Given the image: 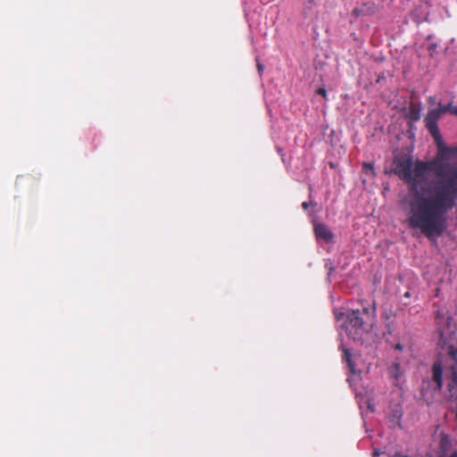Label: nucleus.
<instances>
[{
  "mask_svg": "<svg viewBox=\"0 0 457 457\" xmlns=\"http://www.w3.org/2000/svg\"><path fill=\"white\" fill-rule=\"evenodd\" d=\"M395 173L410 185V226L427 237H440L447 228L448 213L457 205V164L436 159L416 162L401 157Z\"/></svg>",
  "mask_w": 457,
  "mask_h": 457,
  "instance_id": "1",
  "label": "nucleus"
},
{
  "mask_svg": "<svg viewBox=\"0 0 457 457\" xmlns=\"http://www.w3.org/2000/svg\"><path fill=\"white\" fill-rule=\"evenodd\" d=\"M370 316L369 307L363 306L361 309L351 310L346 314L339 313L337 319L339 320L345 318L342 328L346 335L353 341L364 345L369 343L370 337L371 325L368 323Z\"/></svg>",
  "mask_w": 457,
  "mask_h": 457,
  "instance_id": "2",
  "label": "nucleus"
},
{
  "mask_svg": "<svg viewBox=\"0 0 457 457\" xmlns=\"http://www.w3.org/2000/svg\"><path fill=\"white\" fill-rule=\"evenodd\" d=\"M355 397L359 407L361 409V416L365 420V418L371 411V397L370 389L369 384L367 386L362 382V378L354 384Z\"/></svg>",
  "mask_w": 457,
  "mask_h": 457,
  "instance_id": "3",
  "label": "nucleus"
},
{
  "mask_svg": "<svg viewBox=\"0 0 457 457\" xmlns=\"http://www.w3.org/2000/svg\"><path fill=\"white\" fill-rule=\"evenodd\" d=\"M453 447L451 437L445 434H440V440L438 444V451L436 453V457H447L450 454Z\"/></svg>",
  "mask_w": 457,
  "mask_h": 457,
  "instance_id": "4",
  "label": "nucleus"
},
{
  "mask_svg": "<svg viewBox=\"0 0 457 457\" xmlns=\"http://www.w3.org/2000/svg\"><path fill=\"white\" fill-rule=\"evenodd\" d=\"M403 416L402 402L400 400L390 403L389 420L393 426L401 427V419Z\"/></svg>",
  "mask_w": 457,
  "mask_h": 457,
  "instance_id": "5",
  "label": "nucleus"
},
{
  "mask_svg": "<svg viewBox=\"0 0 457 457\" xmlns=\"http://www.w3.org/2000/svg\"><path fill=\"white\" fill-rule=\"evenodd\" d=\"M425 121L427 129L429 130L430 134L434 137L438 148L441 149L445 145V144L437 126V121L429 120L428 118H425Z\"/></svg>",
  "mask_w": 457,
  "mask_h": 457,
  "instance_id": "6",
  "label": "nucleus"
},
{
  "mask_svg": "<svg viewBox=\"0 0 457 457\" xmlns=\"http://www.w3.org/2000/svg\"><path fill=\"white\" fill-rule=\"evenodd\" d=\"M314 234L318 239H321L325 243L330 242L333 238L332 231L323 223L314 224Z\"/></svg>",
  "mask_w": 457,
  "mask_h": 457,
  "instance_id": "7",
  "label": "nucleus"
},
{
  "mask_svg": "<svg viewBox=\"0 0 457 457\" xmlns=\"http://www.w3.org/2000/svg\"><path fill=\"white\" fill-rule=\"evenodd\" d=\"M433 380L436 384V390H441L443 386V367L440 362H435L433 364Z\"/></svg>",
  "mask_w": 457,
  "mask_h": 457,
  "instance_id": "8",
  "label": "nucleus"
},
{
  "mask_svg": "<svg viewBox=\"0 0 457 457\" xmlns=\"http://www.w3.org/2000/svg\"><path fill=\"white\" fill-rule=\"evenodd\" d=\"M341 350L343 352V361L347 363V366L351 372H354V365L352 360V353L348 348H345L343 345H341Z\"/></svg>",
  "mask_w": 457,
  "mask_h": 457,
  "instance_id": "9",
  "label": "nucleus"
},
{
  "mask_svg": "<svg viewBox=\"0 0 457 457\" xmlns=\"http://www.w3.org/2000/svg\"><path fill=\"white\" fill-rule=\"evenodd\" d=\"M443 114V104L439 103L438 108L429 111L426 118L437 121Z\"/></svg>",
  "mask_w": 457,
  "mask_h": 457,
  "instance_id": "10",
  "label": "nucleus"
},
{
  "mask_svg": "<svg viewBox=\"0 0 457 457\" xmlns=\"http://www.w3.org/2000/svg\"><path fill=\"white\" fill-rule=\"evenodd\" d=\"M371 174V163L364 162L362 164L361 180L362 184L366 186L369 181V176Z\"/></svg>",
  "mask_w": 457,
  "mask_h": 457,
  "instance_id": "11",
  "label": "nucleus"
},
{
  "mask_svg": "<svg viewBox=\"0 0 457 457\" xmlns=\"http://www.w3.org/2000/svg\"><path fill=\"white\" fill-rule=\"evenodd\" d=\"M390 376L397 381L399 378L402 376V372L400 370V364L395 362L389 368Z\"/></svg>",
  "mask_w": 457,
  "mask_h": 457,
  "instance_id": "12",
  "label": "nucleus"
},
{
  "mask_svg": "<svg viewBox=\"0 0 457 457\" xmlns=\"http://www.w3.org/2000/svg\"><path fill=\"white\" fill-rule=\"evenodd\" d=\"M448 390L452 393L454 389L457 388V371H453V376L451 380L447 385Z\"/></svg>",
  "mask_w": 457,
  "mask_h": 457,
  "instance_id": "13",
  "label": "nucleus"
},
{
  "mask_svg": "<svg viewBox=\"0 0 457 457\" xmlns=\"http://www.w3.org/2000/svg\"><path fill=\"white\" fill-rule=\"evenodd\" d=\"M408 117L411 120H418L420 117V109L416 108L415 106H411L410 108V112H409V114H408Z\"/></svg>",
  "mask_w": 457,
  "mask_h": 457,
  "instance_id": "14",
  "label": "nucleus"
},
{
  "mask_svg": "<svg viewBox=\"0 0 457 457\" xmlns=\"http://www.w3.org/2000/svg\"><path fill=\"white\" fill-rule=\"evenodd\" d=\"M444 113L449 112L453 114L457 115V106H453L451 103L447 105H443Z\"/></svg>",
  "mask_w": 457,
  "mask_h": 457,
  "instance_id": "15",
  "label": "nucleus"
},
{
  "mask_svg": "<svg viewBox=\"0 0 457 457\" xmlns=\"http://www.w3.org/2000/svg\"><path fill=\"white\" fill-rule=\"evenodd\" d=\"M325 268L328 270V275L330 276L331 273L334 271V266L330 260H328L325 263Z\"/></svg>",
  "mask_w": 457,
  "mask_h": 457,
  "instance_id": "16",
  "label": "nucleus"
},
{
  "mask_svg": "<svg viewBox=\"0 0 457 457\" xmlns=\"http://www.w3.org/2000/svg\"><path fill=\"white\" fill-rule=\"evenodd\" d=\"M317 94L322 96L324 98H327V91L324 87H320L318 90H317Z\"/></svg>",
  "mask_w": 457,
  "mask_h": 457,
  "instance_id": "17",
  "label": "nucleus"
},
{
  "mask_svg": "<svg viewBox=\"0 0 457 457\" xmlns=\"http://www.w3.org/2000/svg\"><path fill=\"white\" fill-rule=\"evenodd\" d=\"M448 353H449V354H451V355L453 356V359H455V358H456V355H457V350H455V349L453 348V346H451V347L449 348V352H448Z\"/></svg>",
  "mask_w": 457,
  "mask_h": 457,
  "instance_id": "18",
  "label": "nucleus"
},
{
  "mask_svg": "<svg viewBox=\"0 0 457 457\" xmlns=\"http://www.w3.org/2000/svg\"><path fill=\"white\" fill-rule=\"evenodd\" d=\"M257 69L260 73H262L264 69L263 65L259 62V60H257Z\"/></svg>",
  "mask_w": 457,
  "mask_h": 457,
  "instance_id": "19",
  "label": "nucleus"
},
{
  "mask_svg": "<svg viewBox=\"0 0 457 457\" xmlns=\"http://www.w3.org/2000/svg\"><path fill=\"white\" fill-rule=\"evenodd\" d=\"M310 204H312V202H303L302 204V207H303V209L307 210L308 207L310 206Z\"/></svg>",
  "mask_w": 457,
  "mask_h": 457,
  "instance_id": "20",
  "label": "nucleus"
},
{
  "mask_svg": "<svg viewBox=\"0 0 457 457\" xmlns=\"http://www.w3.org/2000/svg\"><path fill=\"white\" fill-rule=\"evenodd\" d=\"M310 9H311V7H305V8L303 9V13H304V15H307L308 12H310Z\"/></svg>",
  "mask_w": 457,
  "mask_h": 457,
  "instance_id": "21",
  "label": "nucleus"
},
{
  "mask_svg": "<svg viewBox=\"0 0 457 457\" xmlns=\"http://www.w3.org/2000/svg\"><path fill=\"white\" fill-rule=\"evenodd\" d=\"M447 457H457V451H454L453 453L449 454V456H447Z\"/></svg>",
  "mask_w": 457,
  "mask_h": 457,
  "instance_id": "22",
  "label": "nucleus"
},
{
  "mask_svg": "<svg viewBox=\"0 0 457 457\" xmlns=\"http://www.w3.org/2000/svg\"><path fill=\"white\" fill-rule=\"evenodd\" d=\"M402 348H403V346H402V345H401V344H397V345H395V349H397V350H402Z\"/></svg>",
  "mask_w": 457,
  "mask_h": 457,
  "instance_id": "23",
  "label": "nucleus"
},
{
  "mask_svg": "<svg viewBox=\"0 0 457 457\" xmlns=\"http://www.w3.org/2000/svg\"><path fill=\"white\" fill-rule=\"evenodd\" d=\"M378 455V451H373V456Z\"/></svg>",
  "mask_w": 457,
  "mask_h": 457,
  "instance_id": "24",
  "label": "nucleus"
},
{
  "mask_svg": "<svg viewBox=\"0 0 457 457\" xmlns=\"http://www.w3.org/2000/svg\"><path fill=\"white\" fill-rule=\"evenodd\" d=\"M405 297H410V293L409 292H406L405 295H404Z\"/></svg>",
  "mask_w": 457,
  "mask_h": 457,
  "instance_id": "25",
  "label": "nucleus"
},
{
  "mask_svg": "<svg viewBox=\"0 0 457 457\" xmlns=\"http://www.w3.org/2000/svg\"><path fill=\"white\" fill-rule=\"evenodd\" d=\"M436 46V45H431V46H429V49L435 48Z\"/></svg>",
  "mask_w": 457,
  "mask_h": 457,
  "instance_id": "26",
  "label": "nucleus"
},
{
  "mask_svg": "<svg viewBox=\"0 0 457 457\" xmlns=\"http://www.w3.org/2000/svg\"><path fill=\"white\" fill-rule=\"evenodd\" d=\"M382 77L381 76H378V79H377V82H379L381 80Z\"/></svg>",
  "mask_w": 457,
  "mask_h": 457,
  "instance_id": "27",
  "label": "nucleus"
}]
</instances>
